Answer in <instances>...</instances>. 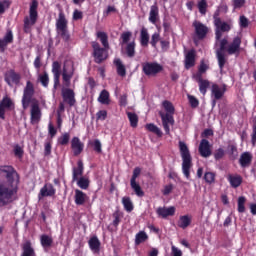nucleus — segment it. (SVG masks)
Returning <instances> with one entry per match:
<instances>
[{"instance_id":"1","label":"nucleus","mask_w":256,"mask_h":256,"mask_svg":"<svg viewBox=\"0 0 256 256\" xmlns=\"http://www.w3.org/2000/svg\"><path fill=\"white\" fill-rule=\"evenodd\" d=\"M19 193V173L13 166H0V207L13 203Z\"/></svg>"},{"instance_id":"2","label":"nucleus","mask_w":256,"mask_h":256,"mask_svg":"<svg viewBox=\"0 0 256 256\" xmlns=\"http://www.w3.org/2000/svg\"><path fill=\"white\" fill-rule=\"evenodd\" d=\"M241 43V36H235L230 43L227 38L220 40V47L216 50V59L220 71L225 69V64L227 63L225 51L228 55H236L238 57L241 53Z\"/></svg>"},{"instance_id":"3","label":"nucleus","mask_w":256,"mask_h":256,"mask_svg":"<svg viewBox=\"0 0 256 256\" xmlns=\"http://www.w3.org/2000/svg\"><path fill=\"white\" fill-rule=\"evenodd\" d=\"M179 149L182 157V173L186 179H191V168L193 167V158L189 147L183 141H179Z\"/></svg>"},{"instance_id":"4","label":"nucleus","mask_w":256,"mask_h":256,"mask_svg":"<svg viewBox=\"0 0 256 256\" xmlns=\"http://www.w3.org/2000/svg\"><path fill=\"white\" fill-rule=\"evenodd\" d=\"M91 47L92 57L97 65H101V63H104V61L109 59V48H105V46L101 47V44H99L97 41H92Z\"/></svg>"},{"instance_id":"5","label":"nucleus","mask_w":256,"mask_h":256,"mask_svg":"<svg viewBox=\"0 0 256 256\" xmlns=\"http://www.w3.org/2000/svg\"><path fill=\"white\" fill-rule=\"evenodd\" d=\"M67 23L68 22L67 18H65V13L61 11L56 21V31L65 43H69L71 39V35H69V30L67 29Z\"/></svg>"},{"instance_id":"6","label":"nucleus","mask_w":256,"mask_h":256,"mask_svg":"<svg viewBox=\"0 0 256 256\" xmlns=\"http://www.w3.org/2000/svg\"><path fill=\"white\" fill-rule=\"evenodd\" d=\"M38 7L39 2L37 0H32L29 9V17L24 19L25 33H27V29H30L31 25H35V23H37V19H39V13L37 12Z\"/></svg>"},{"instance_id":"7","label":"nucleus","mask_w":256,"mask_h":256,"mask_svg":"<svg viewBox=\"0 0 256 256\" xmlns=\"http://www.w3.org/2000/svg\"><path fill=\"white\" fill-rule=\"evenodd\" d=\"M142 71L146 77H155L163 71V65L157 62H146L142 64Z\"/></svg>"},{"instance_id":"8","label":"nucleus","mask_w":256,"mask_h":256,"mask_svg":"<svg viewBox=\"0 0 256 256\" xmlns=\"http://www.w3.org/2000/svg\"><path fill=\"white\" fill-rule=\"evenodd\" d=\"M33 95H35V85H33V82L28 80L26 82V86L24 88L22 96L23 109H27V107H29V105L31 104V99H33Z\"/></svg>"},{"instance_id":"9","label":"nucleus","mask_w":256,"mask_h":256,"mask_svg":"<svg viewBox=\"0 0 256 256\" xmlns=\"http://www.w3.org/2000/svg\"><path fill=\"white\" fill-rule=\"evenodd\" d=\"M159 116L162 119V126L166 135L171 134V128L169 125H175V118L173 114H165L164 112H159Z\"/></svg>"},{"instance_id":"10","label":"nucleus","mask_w":256,"mask_h":256,"mask_svg":"<svg viewBox=\"0 0 256 256\" xmlns=\"http://www.w3.org/2000/svg\"><path fill=\"white\" fill-rule=\"evenodd\" d=\"M15 109V103L10 97L5 96L0 102V119H5V111Z\"/></svg>"},{"instance_id":"11","label":"nucleus","mask_w":256,"mask_h":256,"mask_svg":"<svg viewBox=\"0 0 256 256\" xmlns=\"http://www.w3.org/2000/svg\"><path fill=\"white\" fill-rule=\"evenodd\" d=\"M219 15H220L219 10H216L213 15L214 25L216 29H219L223 33H229V31H231V24L221 21V18L219 17Z\"/></svg>"},{"instance_id":"12","label":"nucleus","mask_w":256,"mask_h":256,"mask_svg":"<svg viewBox=\"0 0 256 256\" xmlns=\"http://www.w3.org/2000/svg\"><path fill=\"white\" fill-rule=\"evenodd\" d=\"M62 99L64 103H67L69 107H75L77 100L75 99V91L71 88L62 89Z\"/></svg>"},{"instance_id":"13","label":"nucleus","mask_w":256,"mask_h":256,"mask_svg":"<svg viewBox=\"0 0 256 256\" xmlns=\"http://www.w3.org/2000/svg\"><path fill=\"white\" fill-rule=\"evenodd\" d=\"M193 27L195 29V35L197 39L201 41L205 39V37H207V34L209 33V28L205 24L199 21H194Z\"/></svg>"},{"instance_id":"14","label":"nucleus","mask_w":256,"mask_h":256,"mask_svg":"<svg viewBox=\"0 0 256 256\" xmlns=\"http://www.w3.org/2000/svg\"><path fill=\"white\" fill-rule=\"evenodd\" d=\"M71 149L73 151L74 157H79V155L83 153V149H85V144L81 142L79 137L74 136L71 140Z\"/></svg>"},{"instance_id":"15","label":"nucleus","mask_w":256,"mask_h":256,"mask_svg":"<svg viewBox=\"0 0 256 256\" xmlns=\"http://www.w3.org/2000/svg\"><path fill=\"white\" fill-rule=\"evenodd\" d=\"M4 80L9 87L13 85L12 83L19 85V83H21V74L15 72V70H10L5 74Z\"/></svg>"},{"instance_id":"16","label":"nucleus","mask_w":256,"mask_h":256,"mask_svg":"<svg viewBox=\"0 0 256 256\" xmlns=\"http://www.w3.org/2000/svg\"><path fill=\"white\" fill-rule=\"evenodd\" d=\"M13 43V31L7 30L3 39H0V53H5L7 47Z\"/></svg>"},{"instance_id":"17","label":"nucleus","mask_w":256,"mask_h":256,"mask_svg":"<svg viewBox=\"0 0 256 256\" xmlns=\"http://www.w3.org/2000/svg\"><path fill=\"white\" fill-rule=\"evenodd\" d=\"M198 151L201 157H204V158L211 157V144L209 143V140L202 139L200 141Z\"/></svg>"},{"instance_id":"18","label":"nucleus","mask_w":256,"mask_h":256,"mask_svg":"<svg viewBox=\"0 0 256 256\" xmlns=\"http://www.w3.org/2000/svg\"><path fill=\"white\" fill-rule=\"evenodd\" d=\"M56 192L57 190L53 187V184H46L40 189L38 199L41 201L43 197H53Z\"/></svg>"},{"instance_id":"19","label":"nucleus","mask_w":256,"mask_h":256,"mask_svg":"<svg viewBox=\"0 0 256 256\" xmlns=\"http://www.w3.org/2000/svg\"><path fill=\"white\" fill-rule=\"evenodd\" d=\"M251 163H253V154L251 152H243L239 158L240 167L247 169V167H251Z\"/></svg>"},{"instance_id":"20","label":"nucleus","mask_w":256,"mask_h":256,"mask_svg":"<svg viewBox=\"0 0 256 256\" xmlns=\"http://www.w3.org/2000/svg\"><path fill=\"white\" fill-rule=\"evenodd\" d=\"M74 203L75 205L81 206L84 205L87 201H89V196L87 193L82 190L76 189L74 190Z\"/></svg>"},{"instance_id":"21","label":"nucleus","mask_w":256,"mask_h":256,"mask_svg":"<svg viewBox=\"0 0 256 256\" xmlns=\"http://www.w3.org/2000/svg\"><path fill=\"white\" fill-rule=\"evenodd\" d=\"M84 170L85 167L83 166V161L79 160L77 162V167L72 168V183H75V181H78V179H81V177H83Z\"/></svg>"},{"instance_id":"22","label":"nucleus","mask_w":256,"mask_h":256,"mask_svg":"<svg viewBox=\"0 0 256 256\" xmlns=\"http://www.w3.org/2000/svg\"><path fill=\"white\" fill-rule=\"evenodd\" d=\"M158 217H162V219H167V217H173L175 215V206L170 207H158L156 210Z\"/></svg>"},{"instance_id":"23","label":"nucleus","mask_w":256,"mask_h":256,"mask_svg":"<svg viewBox=\"0 0 256 256\" xmlns=\"http://www.w3.org/2000/svg\"><path fill=\"white\" fill-rule=\"evenodd\" d=\"M227 91V85H223V87H219L217 84H213L211 88V93L214 96V99L220 100L223 99V95Z\"/></svg>"},{"instance_id":"24","label":"nucleus","mask_w":256,"mask_h":256,"mask_svg":"<svg viewBox=\"0 0 256 256\" xmlns=\"http://www.w3.org/2000/svg\"><path fill=\"white\" fill-rule=\"evenodd\" d=\"M195 57L196 52L195 49H191L186 53L185 56V69H191V67H195Z\"/></svg>"},{"instance_id":"25","label":"nucleus","mask_w":256,"mask_h":256,"mask_svg":"<svg viewBox=\"0 0 256 256\" xmlns=\"http://www.w3.org/2000/svg\"><path fill=\"white\" fill-rule=\"evenodd\" d=\"M228 182L230 183V187L232 189H237L238 187H241V184L243 183V177L241 175H228Z\"/></svg>"},{"instance_id":"26","label":"nucleus","mask_w":256,"mask_h":256,"mask_svg":"<svg viewBox=\"0 0 256 256\" xmlns=\"http://www.w3.org/2000/svg\"><path fill=\"white\" fill-rule=\"evenodd\" d=\"M88 245L93 253H99L101 251V241H99L97 236H92L88 241Z\"/></svg>"},{"instance_id":"27","label":"nucleus","mask_w":256,"mask_h":256,"mask_svg":"<svg viewBox=\"0 0 256 256\" xmlns=\"http://www.w3.org/2000/svg\"><path fill=\"white\" fill-rule=\"evenodd\" d=\"M41 120V109L39 104H33L31 107V123H39Z\"/></svg>"},{"instance_id":"28","label":"nucleus","mask_w":256,"mask_h":256,"mask_svg":"<svg viewBox=\"0 0 256 256\" xmlns=\"http://www.w3.org/2000/svg\"><path fill=\"white\" fill-rule=\"evenodd\" d=\"M148 20L153 25H155V23H157V21L159 20V7L156 4H154L150 7V13H149Z\"/></svg>"},{"instance_id":"29","label":"nucleus","mask_w":256,"mask_h":256,"mask_svg":"<svg viewBox=\"0 0 256 256\" xmlns=\"http://www.w3.org/2000/svg\"><path fill=\"white\" fill-rule=\"evenodd\" d=\"M21 256H36L35 249H33L31 241H26L24 244H22Z\"/></svg>"},{"instance_id":"30","label":"nucleus","mask_w":256,"mask_h":256,"mask_svg":"<svg viewBox=\"0 0 256 256\" xmlns=\"http://www.w3.org/2000/svg\"><path fill=\"white\" fill-rule=\"evenodd\" d=\"M96 37L99 39L101 45L105 47V49H109V35L107 32L98 31L96 32Z\"/></svg>"},{"instance_id":"31","label":"nucleus","mask_w":256,"mask_h":256,"mask_svg":"<svg viewBox=\"0 0 256 256\" xmlns=\"http://www.w3.org/2000/svg\"><path fill=\"white\" fill-rule=\"evenodd\" d=\"M114 65L116 66L117 74L120 77H125V75H127V69L125 68V65H123L121 58L114 59Z\"/></svg>"},{"instance_id":"32","label":"nucleus","mask_w":256,"mask_h":256,"mask_svg":"<svg viewBox=\"0 0 256 256\" xmlns=\"http://www.w3.org/2000/svg\"><path fill=\"white\" fill-rule=\"evenodd\" d=\"M140 45L142 47H147L149 45V31L145 27H142L140 31Z\"/></svg>"},{"instance_id":"33","label":"nucleus","mask_w":256,"mask_h":256,"mask_svg":"<svg viewBox=\"0 0 256 256\" xmlns=\"http://www.w3.org/2000/svg\"><path fill=\"white\" fill-rule=\"evenodd\" d=\"M135 47H137V43L135 42V40L126 44L125 53L130 59H133V57H135Z\"/></svg>"},{"instance_id":"34","label":"nucleus","mask_w":256,"mask_h":256,"mask_svg":"<svg viewBox=\"0 0 256 256\" xmlns=\"http://www.w3.org/2000/svg\"><path fill=\"white\" fill-rule=\"evenodd\" d=\"M177 225H178V227H180V229H187V227H189V225H191V216H189V215L180 216Z\"/></svg>"},{"instance_id":"35","label":"nucleus","mask_w":256,"mask_h":256,"mask_svg":"<svg viewBox=\"0 0 256 256\" xmlns=\"http://www.w3.org/2000/svg\"><path fill=\"white\" fill-rule=\"evenodd\" d=\"M122 205H123L125 211H127V213H131V211H133V209H135V206H133V201H131V197H129V196H124L122 198Z\"/></svg>"},{"instance_id":"36","label":"nucleus","mask_w":256,"mask_h":256,"mask_svg":"<svg viewBox=\"0 0 256 256\" xmlns=\"http://www.w3.org/2000/svg\"><path fill=\"white\" fill-rule=\"evenodd\" d=\"M62 79L65 87H71V79H73V72L68 73L67 69L64 67L62 72Z\"/></svg>"},{"instance_id":"37","label":"nucleus","mask_w":256,"mask_h":256,"mask_svg":"<svg viewBox=\"0 0 256 256\" xmlns=\"http://www.w3.org/2000/svg\"><path fill=\"white\" fill-rule=\"evenodd\" d=\"M145 129H147V131L150 133H154V135H157V137H163V131H161V129L153 123L146 124Z\"/></svg>"},{"instance_id":"38","label":"nucleus","mask_w":256,"mask_h":256,"mask_svg":"<svg viewBox=\"0 0 256 256\" xmlns=\"http://www.w3.org/2000/svg\"><path fill=\"white\" fill-rule=\"evenodd\" d=\"M127 117L130 121V126L133 129H137V126L139 125V116L135 112H127Z\"/></svg>"},{"instance_id":"39","label":"nucleus","mask_w":256,"mask_h":256,"mask_svg":"<svg viewBox=\"0 0 256 256\" xmlns=\"http://www.w3.org/2000/svg\"><path fill=\"white\" fill-rule=\"evenodd\" d=\"M40 243L44 249H47L53 245V238L47 234H43L40 237Z\"/></svg>"},{"instance_id":"40","label":"nucleus","mask_w":256,"mask_h":256,"mask_svg":"<svg viewBox=\"0 0 256 256\" xmlns=\"http://www.w3.org/2000/svg\"><path fill=\"white\" fill-rule=\"evenodd\" d=\"M99 103L102 105H109L111 103V100L109 99V91L102 90L99 97H98Z\"/></svg>"},{"instance_id":"41","label":"nucleus","mask_w":256,"mask_h":256,"mask_svg":"<svg viewBox=\"0 0 256 256\" xmlns=\"http://www.w3.org/2000/svg\"><path fill=\"white\" fill-rule=\"evenodd\" d=\"M130 187L134 191L135 195L137 197H145V192L143 191V188H141V185L137 182H130Z\"/></svg>"},{"instance_id":"42","label":"nucleus","mask_w":256,"mask_h":256,"mask_svg":"<svg viewBox=\"0 0 256 256\" xmlns=\"http://www.w3.org/2000/svg\"><path fill=\"white\" fill-rule=\"evenodd\" d=\"M149 239V236L145 231H140L135 236V245H141V243H145Z\"/></svg>"},{"instance_id":"43","label":"nucleus","mask_w":256,"mask_h":256,"mask_svg":"<svg viewBox=\"0 0 256 256\" xmlns=\"http://www.w3.org/2000/svg\"><path fill=\"white\" fill-rule=\"evenodd\" d=\"M113 222L112 225L113 227H115V229H117V227H119V223H121V219H123V212H121L120 210H116L113 214Z\"/></svg>"},{"instance_id":"44","label":"nucleus","mask_w":256,"mask_h":256,"mask_svg":"<svg viewBox=\"0 0 256 256\" xmlns=\"http://www.w3.org/2000/svg\"><path fill=\"white\" fill-rule=\"evenodd\" d=\"M199 91L202 95H207V90L211 87V82L205 79L202 82H198Z\"/></svg>"},{"instance_id":"45","label":"nucleus","mask_w":256,"mask_h":256,"mask_svg":"<svg viewBox=\"0 0 256 256\" xmlns=\"http://www.w3.org/2000/svg\"><path fill=\"white\" fill-rule=\"evenodd\" d=\"M75 183H77L78 187L84 191H87V189H89L90 181L83 176L80 177V179L76 180Z\"/></svg>"},{"instance_id":"46","label":"nucleus","mask_w":256,"mask_h":256,"mask_svg":"<svg viewBox=\"0 0 256 256\" xmlns=\"http://www.w3.org/2000/svg\"><path fill=\"white\" fill-rule=\"evenodd\" d=\"M162 105L167 115H175V106H173V103L169 100H165Z\"/></svg>"},{"instance_id":"47","label":"nucleus","mask_w":256,"mask_h":256,"mask_svg":"<svg viewBox=\"0 0 256 256\" xmlns=\"http://www.w3.org/2000/svg\"><path fill=\"white\" fill-rule=\"evenodd\" d=\"M131 37H133V33H131V31L123 32L120 36V45L129 44V41H131Z\"/></svg>"},{"instance_id":"48","label":"nucleus","mask_w":256,"mask_h":256,"mask_svg":"<svg viewBox=\"0 0 256 256\" xmlns=\"http://www.w3.org/2000/svg\"><path fill=\"white\" fill-rule=\"evenodd\" d=\"M71 140V134L69 132L63 133L59 138H58V145H69V141Z\"/></svg>"},{"instance_id":"49","label":"nucleus","mask_w":256,"mask_h":256,"mask_svg":"<svg viewBox=\"0 0 256 256\" xmlns=\"http://www.w3.org/2000/svg\"><path fill=\"white\" fill-rule=\"evenodd\" d=\"M245 203H247V198H245V196H240L238 198V213H245Z\"/></svg>"},{"instance_id":"50","label":"nucleus","mask_w":256,"mask_h":256,"mask_svg":"<svg viewBox=\"0 0 256 256\" xmlns=\"http://www.w3.org/2000/svg\"><path fill=\"white\" fill-rule=\"evenodd\" d=\"M207 7H209V5L207 4V0H200L198 2V10L201 15L207 14Z\"/></svg>"},{"instance_id":"51","label":"nucleus","mask_w":256,"mask_h":256,"mask_svg":"<svg viewBox=\"0 0 256 256\" xmlns=\"http://www.w3.org/2000/svg\"><path fill=\"white\" fill-rule=\"evenodd\" d=\"M39 81L42 85V87H49V74L47 72H44L43 74L39 75Z\"/></svg>"},{"instance_id":"52","label":"nucleus","mask_w":256,"mask_h":256,"mask_svg":"<svg viewBox=\"0 0 256 256\" xmlns=\"http://www.w3.org/2000/svg\"><path fill=\"white\" fill-rule=\"evenodd\" d=\"M11 7V2L9 0L0 1V15H3L7 9Z\"/></svg>"},{"instance_id":"53","label":"nucleus","mask_w":256,"mask_h":256,"mask_svg":"<svg viewBox=\"0 0 256 256\" xmlns=\"http://www.w3.org/2000/svg\"><path fill=\"white\" fill-rule=\"evenodd\" d=\"M90 145L93 147L96 153H103L101 141H99V139H96L93 142H90Z\"/></svg>"},{"instance_id":"54","label":"nucleus","mask_w":256,"mask_h":256,"mask_svg":"<svg viewBox=\"0 0 256 256\" xmlns=\"http://www.w3.org/2000/svg\"><path fill=\"white\" fill-rule=\"evenodd\" d=\"M225 157V150L223 148H218L214 152L215 161H221Z\"/></svg>"},{"instance_id":"55","label":"nucleus","mask_w":256,"mask_h":256,"mask_svg":"<svg viewBox=\"0 0 256 256\" xmlns=\"http://www.w3.org/2000/svg\"><path fill=\"white\" fill-rule=\"evenodd\" d=\"M204 180L211 185V183H215V173L213 172H205Z\"/></svg>"},{"instance_id":"56","label":"nucleus","mask_w":256,"mask_h":256,"mask_svg":"<svg viewBox=\"0 0 256 256\" xmlns=\"http://www.w3.org/2000/svg\"><path fill=\"white\" fill-rule=\"evenodd\" d=\"M53 75H61V64L58 61H54L52 64Z\"/></svg>"},{"instance_id":"57","label":"nucleus","mask_w":256,"mask_h":256,"mask_svg":"<svg viewBox=\"0 0 256 256\" xmlns=\"http://www.w3.org/2000/svg\"><path fill=\"white\" fill-rule=\"evenodd\" d=\"M229 149V155L232 156L233 159H237L238 151H237V146L235 144H230L228 146Z\"/></svg>"},{"instance_id":"58","label":"nucleus","mask_w":256,"mask_h":256,"mask_svg":"<svg viewBox=\"0 0 256 256\" xmlns=\"http://www.w3.org/2000/svg\"><path fill=\"white\" fill-rule=\"evenodd\" d=\"M188 101L192 107V109H197L199 107V100L195 98V96L188 95Z\"/></svg>"},{"instance_id":"59","label":"nucleus","mask_w":256,"mask_h":256,"mask_svg":"<svg viewBox=\"0 0 256 256\" xmlns=\"http://www.w3.org/2000/svg\"><path fill=\"white\" fill-rule=\"evenodd\" d=\"M107 119V110H99L96 113V121H105Z\"/></svg>"},{"instance_id":"60","label":"nucleus","mask_w":256,"mask_h":256,"mask_svg":"<svg viewBox=\"0 0 256 256\" xmlns=\"http://www.w3.org/2000/svg\"><path fill=\"white\" fill-rule=\"evenodd\" d=\"M239 25L242 29H247V27H249V19H247V17L244 15L240 16Z\"/></svg>"},{"instance_id":"61","label":"nucleus","mask_w":256,"mask_h":256,"mask_svg":"<svg viewBox=\"0 0 256 256\" xmlns=\"http://www.w3.org/2000/svg\"><path fill=\"white\" fill-rule=\"evenodd\" d=\"M208 69L209 64L205 63V60H201L200 65L198 67V72L204 74L207 73Z\"/></svg>"},{"instance_id":"62","label":"nucleus","mask_w":256,"mask_h":256,"mask_svg":"<svg viewBox=\"0 0 256 256\" xmlns=\"http://www.w3.org/2000/svg\"><path fill=\"white\" fill-rule=\"evenodd\" d=\"M161 40V35H159V33H154L151 37V41H150V45H152V47H157V42Z\"/></svg>"},{"instance_id":"63","label":"nucleus","mask_w":256,"mask_h":256,"mask_svg":"<svg viewBox=\"0 0 256 256\" xmlns=\"http://www.w3.org/2000/svg\"><path fill=\"white\" fill-rule=\"evenodd\" d=\"M23 154H24L23 148L17 144L14 147V155H15V157H18V159H22L23 158Z\"/></svg>"},{"instance_id":"64","label":"nucleus","mask_w":256,"mask_h":256,"mask_svg":"<svg viewBox=\"0 0 256 256\" xmlns=\"http://www.w3.org/2000/svg\"><path fill=\"white\" fill-rule=\"evenodd\" d=\"M246 0H232V5L234 9H241L245 7Z\"/></svg>"}]
</instances>
